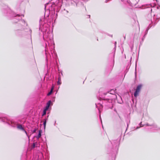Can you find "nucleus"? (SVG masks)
Wrapping results in <instances>:
<instances>
[{
    "instance_id": "1",
    "label": "nucleus",
    "mask_w": 160,
    "mask_h": 160,
    "mask_svg": "<svg viewBox=\"0 0 160 160\" xmlns=\"http://www.w3.org/2000/svg\"><path fill=\"white\" fill-rule=\"evenodd\" d=\"M102 89H101L99 92L100 95L99 99L100 100L101 99L102 100L103 104L105 103V105L108 107L109 108L112 109L115 101L117 98V95L115 94L116 90L112 89L107 92L106 93L104 92L102 94L100 91Z\"/></svg>"
},
{
    "instance_id": "2",
    "label": "nucleus",
    "mask_w": 160,
    "mask_h": 160,
    "mask_svg": "<svg viewBox=\"0 0 160 160\" xmlns=\"http://www.w3.org/2000/svg\"><path fill=\"white\" fill-rule=\"evenodd\" d=\"M45 19L43 18H41L39 20V30L42 32L44 34V32H46V37H48L50 33L47 32L48 25L44 22Z\"/></svg>"
},
{
    "instance_id": "3",
    "label": "nucleus",
    "mask_w": 160,
    "mask_h": 160,
    "mask_svg": "<svg viewBox=\"0 0 160 160\" xmlns=\"http://www.w3.org/2000/svg\"><path fill=\"white\" fill-rule=\"evenodd\" d=\"M27 26V24L23 20H21L16 25V28L15 33L17 35H20L21 32L24 29V27Z\"/></svg>"
},
{
    "instance_id": "4",
    "label": "nucleus",
    "mask_w": 160,
    "mask_h": 160,
    "mask_svg": "<svg viewBox=\"0 0 160 160\" xmlns=\"http://www.w3.org/2000/svg\"><path fill=\"white\" fill-rule=\"evenodd\" d=\"M139 124L140 125V127H143L145 126H152V127L151 128L152 129V130L153 131H158L159 130H160V129L156 125H155V124H153V125H149L148 123H147L146 124L142 125V122H141Z\"/></svg>"
},
{
    "instance_id": "5",
    "label": "nucleus",
    "mask_w": 160,
    "mask_h": 160,
    "mask_svg": "<svg viewBox=\"0 0 160 160\" xmlns=\"http://www.w3.org/2000/svg\"><path fill=\"white\" fill-rule=\"evenodd\" d=\"M142 87V85L141 84H140L137 86L134 93V95L135 97H137L139 95V93Z\"/></svg>"
},
{
    "instance_id": "6",
    "label": "nucleus",
    "mask_w": 160,
    "mask_h": 160,
    "mask_svg": "<svg viewBox=\"0 0 160 160\" xmlns=\"http://www.w3.org/2000/svg\"><path fill=\"white\" fill-rule=\"evenodd\" d=\"M9 12H10V14L12 17H15V18L14 19V21H15V19H17V20H18L21 19V18L20 17V15L18 14L16 15V14H15L10 10H9Z\"/></svg>"
},
{
    "instance_id": "7",
    "label": "nucleus",
    "mask_w": 160,
    "mask_h": 160,
    "mask_svg": "<svg viewBox=\"0 0 160 160\" xmlns=\"http://www.w3.org/2000/svg\"><path fill=\"white\" fill-rule=\"evenodd\" d=\"M17 128L18 129H19L21 130H22V131H23L25 132V133H26V134L27 136L28 137V138H29V136L28 135V134L27 133V132L24 129V128L22 127V125H21V124H18V125L17 126Z\"/></svg>"
},
{
    "instance_id": "8",
    "label": "nucleus",
    "mask_w": 160,
    "mask_h": 160,
    "mask_svg": "<svg viewBox=\"0 0 160 160\" xmlns=\"http://www.w3.org/2000/svg\"><path fill=\"white\" fill-rule=\"evenodd\" d=\"M50 4L47 3V4H46L45 5V14H47V13H47V15L48 16L49 15L48 14L50 12V8H47V9H46V8L48 6V5H49V6L50 5V6H51V5H50Z\"/></svg>"
},
{
    "instance_id": "9",
    "label": "nucleus",
    "mask_w": 160,
    "mask_h": 160,
    "mask_svg": "<svg viewBox=\"0 0 160 160\" xmlns=\"http://www.w3.org/2000/svg\"><path fill=\"white\" fill-rule=\"evenodd\" d=\"M71 0V3L74 6H78V5L79 3V2L78 0Z\"/></svg>"
},
{
    "instance_id": "10",
    "label": "nucleus",
    "mask_w": 160,
    "mask_h": 160,
    "mask_svg": "<svg viewBox=\"0 0 160 160\" xmlns=\"http://www.w3.org/2000/svg\"><path fill=\"white\" fill-rule=\"evenodd\" d=\"M0 121H2L3 122H7L9 123L8 122V119L5 118H3L2 117L1 114H0Z\"/></svg>"
},
{
    "instance_id": "11",
    "label": "nucleus",
    "mask_w": 160,
    "mask_h": 160,
    "mask_svg": "<svg viewBox=\"0 0 160 160\" xmlns=\"http://www.w3.org/2000/svg\"><path fill=\"white\" fill-rule=\"evenodd\" d=\"M48 46L49 47H50V44L48 43V45L47 44V43H46V46H45V55L46 56V60L48 61V59L47 57V52H48Z\"/></svg>"
},
{
    "instance_id": "12",
    "label": "nucleus",
    "mask_w": 160,
    "mask_h": 160,
    "mask_svg": "<svg viewBox=\"0 0 160 160\" xmlns=\"http://www.w3.org/2000/svg\"><path fill=\"white\" fill-rule=\"evenodd\" d=\"M122 1L124 2L125 4H128L130 6H132L133 4L131 3L129 0H122Z\"/></svg>"
},
{
    "instance_id": "13",
    "label": "nucleus",
    "mask_w": 160,
    "mask_h": 160,
    "mask_svg": "<svg viewBox=\"0 0 160 160\" xmlns=\"http://www.w3.org/2000/svg\"><path fill=\"white\" fill-rule=\"evenodd\" d=\"M42 132V130H40L39 131V133L38 135V136L37 137V138H40L41 136V133Z\"/></svg>"
},
{
    "instance_id": "14",
    "label": "nucleus",
    "mask_w": 160,
    "mask_h": 160,
    "mask_svg": "<svg viewBox=\"0 0 160 160\" xmlns=\"http://www.w3.org/2000/svg\"><path fill=\"white\" fill-rule=\"evenodd\" d=\"M47 119H48L47 118H45L44 119V122L43 123V124L44 125V128H45L46 123L47 121Z\"/></svg>"
},
{
    "instance_id": "15",
    "label": "nucleus",
    "mask_w": 160,
    "mask_h": 160,
    "mask_svg": "<svg viewBox=\"0 0 160 160\" xmlns=\"http://www.w3.org/2000/svg\"><path fill=\"white\" fill-rule=\"evenodd\" d=\"M57 83L58 85H60L61 84V78L60 77H59L58 78V81L57 82Z\"/></svg>"
},
{
    "instance_id": "16",
    "label": "nucleus",
    "mask_w": 160,
    "mask_h": 160,
    "mask_svg": "<svg viewBox=\"0 0 160 160\" xmlns=\"http://www.w3.org/2000/svg\"><path fill=\"white\" fill-rule=\"evenodd\" d=\"M51 103V100H49L47 103L46 105L50 107Z\"/></svg>"
},
{
    "instance_id": "17",
    "label": "nucleus",
    "mask_w": 160,
    "mask_h": 160,
    "mask_svg": "<svg viewBox=\"0 0 160 160\" xmlns=\"http://www.w3.org/2000/svg\"><path fill=\"white\" fill-rule=\"evenodd\" d=\"M53 90V88H52L51 89L50 91V92H49L47 94L48 96H49L52 93V92Z\"/></svg>"
},
{
    "instance_id": "18",
    "label": "nucleus",
    "mask_w": 160,
    "mask_h": 160,
    "mask_svg": "<svg viewBox=\"0 0 160 160\" xmlns=\"http://www.w3.org/2000/svg\"><path fill=\"white\" fill-rule=\"evenodd\" d=\"M47 111V110L44 109V110H43V113H42V116H43L45 115L46 114Z\"/></svg>"
},
{
    "instance_id": "19",
    "label": "nucleus",
    "mask_w": 160,
    "mask_h": 160,
    "mask_svg": "<svg viewBox=\"0 0 160 160\" xmlns=\"http://www.w3.org/2000/svg\"><path fill=\"white\" fill-rule=\"evenodd\" d=\"M115 144L116 145V146L118 145L119 144V142L117 141H115Z\"/></svg>"
},
{
    "instance_id": "20",
    "label": "nucleus",
    "mask_w": 160,
    "mask_h": 160,
    "mask_svg": "<svg viewBox=\"0 0 160 160\" xmlns=\"http://www.w3.org/2000/svg\"><path fill=\"white\" fill-rule=\"evenodd\" d=\"M119 98L120 99H121V100H122V99H121V98L119 96ZM118 103H122V100H121V101H118Z\"/></svg>"
},
{
    "instance_id": "21",
    "label": "nucleus",
    "mask_w": 160,
    "mask_h": 160,
    "mask_svg": "<svg viewBox=\"0 0 160 160\" xmlns=\"http://www.w3.org/2000/svg\"><path fill=\"white\" fill-rule=\"evenodd\" d=\"M49 107V106L46 105L45 107V108L44 109L47 111L48 110V109Z\"/></svg>"
},
{
    "instance_id": "22",
    "label": "nucleus",
    "mask_w": 160,
    "mask_h": 160,
    "mask_svg": "<svg viewBox=\"0 0 160 160\" xmlns=\"http://www.w3.org/2000/svg\"><path fill=\"white\" fill-rule=\"evenodd\" d=\"M36 129H34L33 130V133L35 132H36Z\"/></svg>"
},
{
    "instance_id": "23",
    "label": "nucleus",
    "mask_w": 160,
    "mask_h": 160,
    "mask_svg": "<svg viewBox=\"0 0 160 160\" xmlns=\"http://www.w3.org/2000/svg\"><path fill=\"white\" fill-rule=\"evenodd\" d=\"M116 43H117V42H115V43H114V44H115V48H116Z\"/></svg>"
},
{
    "instance_id": "24",
    "label": "nucleus",
    "mask_w": 160,
    "mask_h": 160,
    "mask_svg": "<svg viewBox=\"0 0 160 160\" xmlns=\"http://www.w3.org/2000/svg\"><path fill=\"white\" fill-rule=\"evenodd\" d=\"M35 147V145L34 143L33 144V148H34Z\"/></svg>"
},
{
    "instance_id": "25",
    "label": "nucleus",
    "mask_w": 160,
    "mask_h": 160,
    "mask_svg": "<svg viewBox=\"0 0 160 160\" xmlns=\"http://www.w3.org/2000/svg\"><path fill=\"white\" fill-rule=\"evenodd\" d=\"M29 32H30V33H31V32H32V30H31V29H29Z\"/></svg>"
},
{
    "instance_id": "26",
    "label": "nucleus",
    "mask_w": 160,
    "mask_h": 160,
    "mask_svg": "<svg viewBox=\"0 0 160 160\" xmlns=\"http://www.w3.org/2000/svg\"><path fill=\"white\" fill-rule=\"evenodd\" d=\"M99 117H100V119H101V115H100H100H99Z\"/></svg>"
},
{
    "instance_id": "27",
    "label": "nucleus",
    "mask_w": 160,
    "mask_h": 160,
    "mask_svg": "<svg viewBox=\"0 0 160 160\" xmlns=\"http://www.w3.org/2000/svg\"><path fill=\"white\" fill-rule=\"evenodd\" d=\"M108 0H106V2H107L108 1Z\"/></svg>"
},
{
    "instance_id": "28",
    "label": "nucleus",
    "mask_w": 160,
    "mask_h": 160,
    "mask_svg": "<svg viewBox=\"0 0 160 160\" xmlns=\"http://www.w3.org/2000/svg\"><path fill=\"white\" fill-rule=\"evenodd\" d=\"M96 107H97V104L96 103Z\"/></svg>"
},
{
    "instance_id": "29",
    "label": "nucleus",
    "mask_w": 160,
    "mask_h": 160,
    "mask_svg": "<svg viewBox=\"0 0 160 160\" xmlns=\"http://www.w3.org/2000/svg\"><path fill=\"white\" fill-rule=\"evenodd\" d=\"M55 123H56V122H55L54 125H55Z\"/></svg>"
},
{
    "instance_id": "30",
    "label": "nucleus",
    "mask_w": 160,
    "mask_h": 160,
    "mask_svg": "<svg viewBox=\"0 0 160 160\" xmlns=\"http://www.w3.org/2000/svg\"><path fill=\"white\" fill-rule=\"evenodd\" d=\"M100 105L102 107V105L101 104H100Z\"/></svg>"
},
{
    "instance_id": "31",
    "label": "nucleus",
    "mask_w": 160,
    "mask_h": 160,
    "mask_svg": "<svg viewBox=\"0 0 160 160\" xmlns=\"http://www.w3.org/2000/svg\"><path fill=\"white\" fill-rule=\"evenodd\" d=\"M57 15H57V14H56V16H57Z\"/></svg>"
},
{
    "instance_id": "32",
    "label": "nucleus",
    "mask_w": 160,
    "mask_h": 160,
    "mask_svg": "<svg viewBox=\"0 0 160 160\" xmlns=\"http://www.w3.org/2000/svg\"><path fill=\"white\" fill-rule=\"evenodd\" d=\"M124 39H125V37H124Z\"/></svg>"
},
{
    "instance_id": "33",
    "label": "nucleus",
    "mask_w": 160,
    "mask_h": 160,
    "mask_svg": "<svg viewBox=\"0 0 160 160\" xmlns=\"http://www.w3.org/2000/svg\"><path fill=\"white\" fill-rule=\"evenodd\" d=\"M114 111H116V109H114Z\"/></svg>"
},
{
    "instance_id": "34",
    "label": "nucleus",
    "mask_w": 160,
    "mask_h": 160,
    "mask_svg": "<svg viewBox=\"0 0 160 160\" xmlns=\"http://www.w3.org/2000/svg\"><path fill=\"white\" fill-rule=\"evenodd\" d=\"M139 128L137 127V129L138 128Z\"/></svg>"
}]
</instances>
